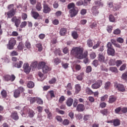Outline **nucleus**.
<instances>
[{
	"label": "nucleus",
	"mask_w": 127,
	"mask_h": 127,
	"mask_svg": "<svg viewBox=\"0 0 127 127\" xmlns=\"http://www.w3.org/2000/svg\"><path fill=\"white\" fill-rule=\"evenodd\" d=\"M71 54L77 59H84V58H87L88 52H85L83 54L82 48L75 47L71 50Z\"/></svg>",
	"instance_id": "nucleus-1"
},
{
	"label": "nucleus",
	"mask_w": 127,
	"mask_h": 127,
	"mask_svg": "<svg viewBox=\"0 0 127 127\" xmlns=\"http://www.w3.org/2000/svg\"><path fill=\"white\" fill-rule=\"evenodd\" d=\"M16 44V40L14 38H11L9 40L8 44H7V48L9 50L13 49L14 45Z\"/></svg>",
	"instance_id": "nucleus-2"
},
{
	"label": "nucleus",
	"mask_w": 127,
	"mask_h": 127,
	"mask_svg": "<svg viewBox=\"0 0 127 127\" xmlns=\"http://www.w3.org/2000/svg\"><path fill=\"white\" fill-rule=\"evenodd\" d=\"M25 90L23 87H19L17 88V89L15 90L14 92V98H18L20 96V93H23Z\"/></svg>",
	"instance_id": "nucleus-3"
},
{
	"label": "nucleus",
	"mask_w": 127,
	"mask_h": 127,
	"mask_svg": "<svg viewBox=\"0 0 127 127\" xmlns=\"http://www.w3.org/2000/svg\"><path fill=\"white\" fill-rule=\"evenodd\" d=\"M11 21L14 23L15 26L17 28L21 23V18L14 16L12 18Z\"/></svg>",
	"instance_id": "nucleus-4"
},
{
	"label": "nucleus",
	"mask_w": 127,
	"mask_h": 127,
	"mask_svg": "<svg viewBox=\"0 0 127 127\" xmlns=\"http://www.w3.org/2000/svg\"><path fill=\"white\" fill-rule=\"evenodd\" d=\"M103 85V80H97L96 82L93 83L91 87L92 89H99V88H101L102 87V85Z\"/></svg>",
	"instance_id": "nucleus-5"
},
{
	"label": "nucleus",
	"mask_w": 127,
	"mask_h": 127,
	"mask_svg": "<svg viewBox=\"0 0 127 127\" xmlns=\"http://www.w3.org/2000/svg\"><path fill=\"white\" fill-rule=\"evenodd\" d=\"M31 15L34 19H42V18H39L40 15L39 13L36 11H31Z\"/></svg>",
	"instance_id": "nucleus-6"
},
{
	"label": "nucleus",
	"mask_w": 127,
	"mask_h": 127,
	"mask_svg": "<svg viewBox=\"0 0 127 127\" xmlns=\"http://www.w3.org/2000/svg\"><path fill=\"white\" fill-rule=\"evenodd\" d=\"M4 79H5V81H11V82H13V81L15 80V75H14V74H12L11 75L7 74L4 76Z\"/></svg>",
	"instance_id": "nucleus-7"
},
{
	"label": "nucleus",
	"mask_w": 127,
	"mask_h": 127,
	"mask_svg": "<svg viewBox=\"0 0 127 127\" xmlns=\"http://www.w3.org/2000/svg\"><path fill=\"white\" fill-rule=\"evenodd\" d=\"M114 87L117 88L120 92H126V88L123 84L115 83Z\"/></svg>",
	"instance_id": "nucleus-8"
},
{
	"label": "nucleus",
	"mask_w": 127,
	"mask_h": 127,
	"mask_svg": "<svg viewBox=\"0 0 127 127\" xmlns=\"http://www.w3.org/2000/svg\"><path fill=\"white\" fill-rule=\"evenodd\" d=\"M51 11V8L49 7L48 4H44L43 5V12L44 13H50Z\"/></svg>",
	"instance_id": "nucleus-9"
},
{
	"label": "nucleus",
	"mask_w": 127,
	"mask_h": 127,
	"mask_svg": "<svg viewBox=\"0 0 127 127\" xmlns=\"http://www.w3.org/2000/svg\"><path fill=\"white\" fill-rule=\"evenodd\" d=\"M69 12L70 17H74L78 14V9H76L75 8H72L69 10Z\"/></svg>",
	"instance_id": "nucleus-10"
},
{
	"label": "nucleus",
	"mask_w": 127,
	"mask_h": 127,
	"mask_svg": "<svg viewBox=\"0 0 127 127\" xmlns=\"http://www.w3.org/2000/svg\"><path fill=\"white\" fill-rule=\"evenodd\" d=\"M23 69L24 70V72L28 74V73H29L30 72V70H31V68L30 67H29V64L27 63L24 64H23Z\"/></svg>",
	"instance_id": "nucleus-11"
},
{
	"label": "nucleus",
	"mask_w": 127,
	"mask_h": 127,
	"mask_svg": "<svg viewBox=\"0 0 127 127\" xmlns=\"http://www.w3.org/2000/svg\"><path fill=\"white\" fill-rule=\"evenodd\" d=\"M6 14L8 16V18H11L12 16H14L15 15V10L12 9L9 11L7 12Z\"/></svg>",
	"instance_id": "nucleus-12"
},
{
	"label": "nucleus",
	"mask_w": 127,
	"mask_h": 127,
	"mask_svg": "<svg viewBox=\"0 0 127 127\" xmlns=\"http://www.w3.org/2000/svg\"><path fill=\"white\" fill-rule=\"evenodd\" d=\"M11 118L14 121H18L19 119V117H18V114L16 111L12 113Z\"/></svg>",
	"instance_id": "nucleus-13"
},
{
	"label": "nucleus",
	"mask_w": 127,
	"mask_h": 127,
	"mask_svg": "<svg viewBox=\"0 0 127 127\" xmlns=\"http://www.w3.org/2000/svg\"><path fill=\"white\" fill-rule=\"evenodd\" d=\"M98 60L101 63H104L105 62V56L103 54L100 53L98 54Z\"/></svg>",
	"instance_id": "nucleus-14"
},
{
	"label": "nucleus",
	"mask_w": 127,
	"mask_h": 127,
	"mask_svg": "<svg viewBox=\"0 0 127 127\" xmlns=\"http://www.w3.org/2000/svg\"><path fill=\"white\" fill-rule=\"evenodd\" d=\"M51 67L46 64V65L43 68L42 71L44 74H47V73L51 71Z\"/></svg>",
	"instance_id": "nucleus-15"
},
{
	"label": "nucleus",
	"mask_w": 127,
	"mask_h": 127,
	"mask_svg": "<svg viewBox=\"0 0 127 127\" xmlns=\"http://www.w3.org/2000/svg\"><path fill=\"white\" fill-rule=\"evenodd\" d=\"M77 112H84L85 111V106L83 104H79L76 107Z\"/></svg>",
	"instance_id": "nucleus-16"
},
{
	"label": "nucleus",
	"mask_w": 127,
	"mask_h": 127,
	"mask_svg": "<svg viewBox=\"0 0 127 127\" xmlns=\"http://www.w3.org/2000/svg\"><path fill=\"white\" fill-rule=\"evenodd\" d=\"M117 96H115L114 95L110 96L109 99V104H113V103H115L117 101Z\"/></svg>",
	"instance_id": "nucleus-17"
},
{
	"label": "nucleus",
	"mask_w": 127,
	"mask_h": 127,
	"mask_svg": "<svg viewBox=\"0 0 127 127\" xmlns=\"http://www.w3.org/2000/svg\"><path fill=\"white\" fill-rule=\"evenodd\" d=\"M46 65V63L44 62H40L38 64L37 68L39 69H43L44 67Z\"/></svg>",
	"instance_id": "nucleus-18"
},
{
	"label": "nucleus",
	"mask_w": 127,
	"mask_h": 127,
	"mask_svg": "<svg viewBox=\"0 0 127 127\" xmlns=\"http://www.w3.org/2000/svg\"><path fill=\"white\" fill-rule=\"evenodd\" d=\"M27 111L28 112V114L29 118H33V117H34V115H35V113L33 110L27 108Z\"/></svg>",
	"instance_id": "nucleus-19"
},
{
	"label": "nucleus",
	"mask_w": 127,
	"mask_h": 127,
	"mask_svg": "<svg viewBox=\"0 0 127 127\" xmlns=\"http://www.w3.org/2000/svg\"><path fill=\"white\" fill-rule=\"evenodd\" d=\"M113 126L114 127H119L121 126V120L120 119L113 120Z\"/></svg>",
	"instance_id": "nucleus-20"
},
{
	"label": "nucleus",
	"mask_w": 127,
	"mask_h": 127,
	"mask_svg": "<svg viewBox=\"0 0 127 127\" xmlns=\"http://www.w3.org/2000/svg\"><path fill=\"white\" fill-rule=\"evenodd\" d=\"M115 53V49L113 48L111 49H107V53L108 55H111V56H114Z\"/></svg>",
	"instance_id": "nucleus-21"
},
{
	"label": "nucleus",
	"mask_w": 127,
	"mask_h": 127,
	"mask_svg": "<svg viewBox=\"0 0 127 127\" xmlns=\"http://www.w3.org/2000/svg\"><path fill=\"white\" fill-rule=\"evenodd\" d=\"M23 48H24V45L22 42H19L17 46L18 51L20 52L21 50H23Z\"/></svg>",
	"instance_id": "nucleus-22"
},
{
	"label": "nucleus",
	"mask_w": 127,
	"mask_h": 127,
	"mask_svg": "<svg viewBox=\"0 0 127 127\" xmlns=\"http://www.w3.org/2000/svg\"><path fill=\"white\" fill-rule=\"evenodd\" d=\"M67 33V29L65 28H62L60 31V34L61 36H64Z\"/></svg>",
	"instance_id": "nucleus-23"
},
{
	"label": "nucleus",
	"mask_w": 127,
	"mask_h": 127,
	"mask_svg": "<svg viewBox=\"0 0 127 127\" xmlns=\"http://www.w3.org/2000/svg\"><path fill=\"white\" fill-rule=\"evenodd\" d=\"M66 105L67 107H71L73 105V99L68 98L66 100Z\"/></svg>",
	"instance_id": "nucleus-24"
},
{
	"label": "nucleus",
	"mask_w": 127,
	"mask_h": 127,
	"mask_svg": "<svg viewBox=\"0 0 127 127\" xmlns=\"http://www.w3.org/2000/svg\"><path fill=\"white\" fill-rule=\"evenodd\" d=\"M36 48H38V51L39 52H41L42 50H43V47H42V44L41 43H38L35 45Z\"/></svg>",
	"instance_id": "nucleus-25"
},
{
	"label": "nucleus",
	"mask_w": 127,
	"mask_h": 127,
	"mask_svg": "<svg viewBox=\"0 0 127 127\" xmlns=\"http://www.w3.org/2000/svg\"><path fill=\"white\" fill-rule=\"evenodd\" d=\"M109 70L112 72V73H119L118 68L116 66H112L109 68Z\"/></svg>",
	"instance_id": "nucleus-26"
},
{
	"label": "nucleus",
	"mask_w": 127,
	"mask_h": 127,
	"mask_svg": "<svg viewBox=\"0 0 127 127\" xmlns=\"http://www.w3.org/2000/svg\"><path fill=\"white\" fill-rule=\"evenodd\" d=\"M26 25H27V22L26 21H23V22H22L20 24V28L19 29V31H21V30H22V28H24V27H25V26H26Z\"/></svg>",
	"instance_id": "nucleus-27"
},
{
	"label": "nucleus",
	"mask_w": 127,
	"mask_h": 127,
	"mask_svg": "<svg viewBox=\"0 0 127 127\" xmlns=\"http://www.w3.org/2000/svg\"><path fill=\"white\" fill-rule=\"evenodd\" d=\"M27 86L29 89H32V88H34L35 84L33 82L30 81L28 82Z\"/></svg>",
	"instance_id": "nucleus-28"
},
{
	"label": "nucleus",
	"mask_w": 127,
	"mask_h": 127,
	"mask_svg": "<svg viewBox=\"0 0 127 127\" xmlns=\"http://www.w3.org/2000/svg\"><path fill=\"white\" fill-rule=\"evenodd\" d=\"M22 64H23V62L21 61H20L18 63L15 64L14 66L16 67V68H21Z\"/></svg>",
	"instance_id": "nucleus-29"
},
{
	"label": "nucleus",
	"mask_w": 127,
	"mask_h": 127,
	"mask_svg": "<svg viewBox=\"0 0 127 127\" xmlns=\"http://www.w3.org/2000/svg\"><path fill=\"white\" fill-rule=\"evenodd\" d=\"M36 9L38 11H41V9H42V6L41 5V3L38 2L36 5Z\"/></svg>",
	"instance_id": "nucleus-30"
},
{
	"label": "nucleus",
	"mask_w": 127,
	"mask_h": 127,
	"mask_svg": "<svg viewBox=\"0 0 127 127\" xmlns=\"http://www.w3.org/2000/svg\"><path fill=\"white\" fill-rule=\"evenodd\" d=\"M110 87H111V82L107 81V82H106L104 85V89L105 90H109V89H110Z\"/></svg>",
	"instance_id": "nucleus-31"
},
{
	"label": "nucleus",
	"mask_w": 127,
	"mask_h": 127,
	"mask_svg": "<svg viewBox=\"0 0 127 127\" xmlns=\"http://www.w3.org/2000/svg\"><path fill=\"white\" fill-rule=\"evenodd\" d=\"M54 54L56 55H59V56H62V53H61L60 49H56L54 51Z\"/></svg>",
	"instance_id": "nucleus-32"
},
{
	"label": "nucleus",
	"mask_w": 127,
	"mask_h": 127,
	"mask_svg": "<svg viewBox=\"0 0 127 127\" xmlns=\"http://www.w3.org/2000/svg\"><path fill=\"white\" fill-rule=\"evenodd\" d=\"M85 91L87 95H93L94 94V92L93 91V90H92V89H90L89 87H87Z\"/></svg>",
	"instance_id": "nucleus-33"
},
{
	"label": "nucleus",
	"mask_w": 127,
	"mask_h": 127,
	"mask_svg": "<svg viewBox=\"0 0 127 127\" xmlns=\"http://www.w3.org/2000/svg\"><path fill=\"white\" fill-rule=\"evenodd\" d=\"M75 3L71 2L67 5V9H72V8H75Z\"/></svg>",
	"instance_id": "nucleus-34"
},
{
	"label": "nucleus",
	"mask_w": 127,
	"mask_h": 127,
	"mask_svg": "<svg viewBox=\"0 0 127 127\" xmlns=\"http://www.w3.org/2000/svg\"><path fill=\"white\" fill-rule=\"evenodd\" d=\"M121 79L124 81H127V71L123 73L121 76Z\"/></svg>",
	"instance_id": "nucleus-35"
},
{
	"label": "nucleus",
	"mask_w": 127,
	"mask_h": 127,
	"mask_svg": "<svg viewBox=\"0 0 127 127\" xmlns=\"http://www.w3.org/2000/svg\"><path fill=\"white\" fill-rule=\"evenodd\" d=\"M71 35L73 38V39H77L79 36L78 35V33L76 31H73L71 33Z\"/></svg>",
	"instance_id": "nucleus-36"
},
{
	"label": "nucleus",
	"mask_w": 127,
	"mask_h": 127,
	"mask_svg": "<svg viewBox=\"0 0 127 127\" xmlns=\"http://www.w3.org/2000/svg\"><path fill=\"white\" fill-rule=\"evenodd\" d=\"M75 92L77 94L79 93L81 91V86L79 85V84H76L75 86Z\"/></svg>",
	"instance_id": "nucleus-37"
},
{
	"label": "nucleus",
	"mask_w": 127,
	"mask_h": 127,
	"mask_svg": "<svg viewBox=\"0 0 127 127\" xmlns=\"http://www.w3.org/2000/svg\"><path fill=\"white\" fill-rule=\"evenodd\" d=\"M54 63H55L56 65H58V64L61 63V60H60L58 58H56L54 59Z\"/></svg>",
	"instance_id": "nucleus-38"
},
{
	"label": "nucleus",
	"mask_w": 127,
	"mask_h": 127,
	"mask_svg": "<svg viewBox=\"0 0 127 127\" xmlns=\"http://www.w3.org/2000/svg\"><path fill=\"white\" fill-rule=\"evenodd\" d=\"M122 64H123V61L122 60H119L115 61V65H116L117 67H120Z\"/></svg>",
	"instance_id": "nucleus-39"
},
{
	"label": "nucleus",
	"mask_w": 127,
	"mask_h": 127,
	"mask_svg": "<svg viewBox=\"0 0 127 127\" xmlns=\"http://www.w3.org/2000/svg\"><path fill=\"white\" fill-rule=\"evenodd\" d=\"M83 76H84V73L81 72L79 75L76 76V79H77L78 81H82V80H83Z\"/></svg>",
	"instance_id": "nucleus-40"
},
{
	"label": "nucleus",
	"mask_w": 127,
	"mask_h": 127,
	"mask_svg": "<svg viewBox=\"0 0 127 127\" xmlns=\"http://www.w3.org/2000/svg\"><path fill=\"white\" fill-rule=\"evenodd\" d=\"M1 95L2 98H5L7 96V93L6 92V91L3 90L1 92Z\"/></svg>",
	"instance_id": "nucleus-41"
},
{
	"label": "nucleus",
	"mask_w": 127,
	"mask_h": 127,
	"mask_svg": "<svg viewBox=\"0 0 127 127\" xmlns=\"http://www.w3.org/2000/svg\"><path fill=\"white\" fill-rule=\"evenodd\" d=\"M90 119H92V116L90 115H85L83 117V120L85 121H88Z\"/></svg>",
	"instance_id": "nucleus-42"
},
{
	"label": "nucleus",
	"mask_w": 127,
	"mask_h": 127,
	"mask_svg": "<svg viewBox=\"0 0 127 127\" xmlns=\"http://www.w3.org/2000/svg\"><path fill=\"white\" fill-rule=\"evenodd\" d=\"M109 20L111 21V22H115V21H116V18H115V16L113 15V14H110L109 15Z\"/></svg>",
	"instance_id": "nucleus-43"
},
{
	"label": "nucleus",
	"mask_w": 127,
	"mask_h": 127,
	"mask_svg": "<svg viewBox=\"0 0 127 127\" xmlns=\"http://www.w3.org/2000/svg\"><path fill=\"white\" fill-rule=\"evenodd\" d=\"M36 102L39 105H43V100L40 98L37 97Z\"/></svg>",
	"instance_id": "nucleus-44"
},
{
	"label": "nucleus",
	"mask_w": 127,
	"mask_h": 127,
	"mask_svg": "<svg viewBox=\"0 0 127 127\" xmlns=\"http://www.w3.org/2000/svg\"><path fill=\"white\" fill-rule=\"evenodd\" d=\"M66 90H73V86L72 83H68L66 86Z\"/></svg>",
	"instance_id": "nucleus-45"
},
{
	"label": "nucleus",
	"mask_w": 127,
	"mask_h": 127,
	"mask_svg": "<svg viewBox=\"0 0 127 127\" xmlns=\"http://www.w3.org/2000/svg\"><path fill=\"white\" fill-rule=\"evenodd\" d=\"M109 64L111 66H115L116 65V60L111 59L109 61Z\"/></svg>",
	"instance_id": "nucleus-46"
},
{
	"label": "nucleus",
	"mask_w": 127,
	"mask_h": 127,
	"mask_svg": "<svg viewBox=\"0 0 127 127\" xmlns=\"http://www.w3.org/2000/svg\"><path fill=\"white\" fill-rule=\"evenodd\" d=\"M87 45L88 47H93V40L91 39H88L87 40Z\"/></svg>",
	"instance_id": "nucleus-47"
},
{
	"label": "nucleus",
	"mask_w": 127,
	"mask_h": 127,
	"mask_svg": "<svg viewBox=\"0 0 127 127\" xmlns=\"http://www.w3.org/2000/svg\"><path fill=\"white\" fill-rule=\"evenodd\" d=\"M25 47L28 49H30L31 48V44H30V42L28 41H26L25 43Z\"/></svg>",
	"instance_id": "nucleus-48"
},
{
	"label": "nucleus",
	"mask_w": 127,
	"mask_h": 127,
	"mask_svg": "<svg viewBox=\"0 0 127 127\" xmlns=\"http://www.w3.org/2000/svg\"><path fill=\"white\" fill-rule=\"evenodd\" d=\"M56 111L58 113V114H60L61 115H64L65 114V111L63 110H60L59 108H57L56 109Z\"/></svg>",
	"instance_id": "nucleus-49"
},
{
	"label": "nucleus",
	"mask_w": 127,
	"mask_h": 127,
	"mask_svg": "<svg viewBox=\"0 0 127 127\" xmlns=\"http://www.w3.org/2000/svg\"><path fill=\"white\" fill-rule=\"evenodd\" d=\"M107 30L109 33H112V30H113L112 26L108 25L107 27Z\"/></svg>",
	"instance_id": "nucleus-50"
},
{
	"label": "nucleus",
	"mask_w": 127,
	"mask_h": 127,
	"mask_svg": "<svg viewBox=\"0 0 127 127\" xmlns=\"http://www.w3.org/2000/svg\"><path fill=\"white\" fill-rule=\"evenodd\" d=\"M113 33L115 35H119V34H121V30L119 29H116L114 30Z\"/></svg>",
	"instance_id": "nucleus-51"
},
{
	"label": "nucleus",
	"mask_w": 127,
	"mask_h": 127,
	"mask_svg": "<svg viewBox=\"0 0 127 127\" xmlns=\"http://www.w3.org/2000/svg\"><path fill=\"white\" fill-rule=\"evenodd\" d=\"M49 94H50V96L52 99V98H55V95L54 94V91L53 90L49 91Z\"/></svg>",
	"instance_id": "nucleus-52"
},
{
	"label": "nucleus",
	"mask_w": 127,
	"mask_h": 127,
	"mask_svg": "<svg viewBox=\"0 0 127 127\" xmlns=\"http://www.w3.org/2000/svg\"><path fill=\"white\" fill-rule=\"evenodd\" d=\"M126 68H127V64H124L120 68L119 70L120 71H124V70H126Z\"/></svg>",
	"instance_id": "nucleus-53"
},
{
	"label": "nucleus",
	"mask_w": 127,
	"mask_h": 127,
	"mask_svg": "<svg viewBox=\"0 0 127 127\" xmlns=\"http://www.w3.org/2000/svg\"><path fill=\"white\" fill-rule=\"evenodd\" d=\"M92 64L93 65V66H94V67H97L99 65L98 60H95L93 61Z\"/></svg>",
	"instance_id": "nucleus-54"
},
{
	"label": "nucleus",
	"mask_w": 127,
	"mask_h": 127,
	"mask_svg": "<svg viewBox=\"0 0 127 127\" xmlns=\"http://www.w3.org/2000/svg\"><path fill=\"white\" fill-rule=\"evenodd\" d=\"M65 97H64V96H62L59 100V103H60L61 104H62L63 103V102H64V101H65Z\"/></svg>",
	"instance_id": "nucleus-55"
},
{
	"label": "nucleus",
	"mask_w": 127,
	"mask_h": 127,
	"mask_svg": "<svg viewBox=\"0 0 127 127\" xmlns=\"http://www.w3.org/2000/svg\"><path fill=\"white\" fill-rule=\"evenodd\" d=\"M100 44H101V42L98 41L97 42V44L94 45V46L93 47V49H97L99 46H100Z\"/></svg>",
	"instance_id": "nucleus-56"
},
{
	"label": "nucleus",
	"mask_w": 127,
	"mask_h": 127,
	"mask_svg": "<svg viewBox=\"0 0 127 127\" xmlns=\"http://www.w3.org/2000/svg\"><path fill=\"white\" fill-rule=\"evenodd\" d=\"M37 65H38L37 62H34L31 64V66L33 68H36V67H38Z\"/></svg>",
	"instance_id": "nucleus-57"
},
{
	"label": "nucleus",
	"mask_w": 127,
	"mask_h": 127,
	"mask_svg": "<svg viewBox=\"0 0 127 127\" xmlns=\"http://www.w3.org/2000/svg\"><path fill=\"white\" fill-rule=\"evenodd\" d=\"M18 53L15 51H13L10 53V56H17Z\"/></svg>",
	"instance_id": "nucleus-58"
},
{
	"label": "nucleus",
	"mask_w": 127,
	"mask_h": 127,
	"mask_svg": "<svg viewBox=\"0 0 127 127\" xmlns=\"http://www.w3.org/2000/svg\"><path fill=\"white\" fill-rule=\"evenodd\" d=\"M108 97H109V96H108V95H105L101 97V102H104V101H106V100H107V99H108Z\"/></svg>",
	"instance_id": "nucleus-59"
},
{
	"label": "nucleus",
	"mask_w": 127,
	"mask_h": 127,
	"mask_svg": "<svg viewBox=\"0 0 127 127\" xmlns=\"http://www.w3.org/2000/svg\"><path fill=\"white\" fill-rule=\"evenodd\" d=\"M101 113L102 114V115H103V116H107V115H108V110L104 109L101 110Z\"/></svg>",
	"instance_id": "nucleus-60"
},
{
	"label": "nucleus",
	"mask_w": 127,
	"mask_h": 127,
	"mask_svg": "<svg viewBox=\"0 0 127 127\" xmlns=\"http://www.w3.org/2000/svg\"><path fill=\"white\" fill-rule=\"evenodd\" d=\"M86 73H90L92 72V67L91 66H88L86 69Z\"/></svg>",
	"instance_id": "nucleus-61"
},
{
	"label": "nucleus",
	"mask_w": 127,
	"mask_h": 127,
	"mask_svg": "<svg viewBox=\"0 0 127 127\" xmlns=\"http://www.w3.org/2000/svg\"><path fill=\"white\" fill-rule=\"evenodd\" d=\"M70 122L69 121V120H67V119H65L63 123V124L64 126H68V125H69Z\"/></svg>",
	"instance_id": "nucleus-62"
},
{
	"label": "nucleus",
	"mask_w": 127,
	"mask_h": 127,
	"mask_svg": "<svg viewBox=\"0 0 127 127\" xmlns=\"http://www.w3.org/2000/svg\"><path fill=\"white\" fill-rule=\"evenodd\" d=\"M37 97L31 98L30 102L31 104H34L36 102Z\"/></svg>",
	"instance_id": "nucleus-63"
},
{
	"label": "nucleus",
	"mask_w": 127,
	"mask_h": 127,
	"mask_svg": "<svg viewBox=\"0 0 127 127\" xmlns=\"http://www.w3.org/2000/svg\"><path fill=\"white\" fill-rule=\"evenodd\" d=\"M117 42L119 43H124V39L123 38L119 37L117 39Z\"/></svg>",
	"instance_id": "nucleus-64"
}]
</instances>
